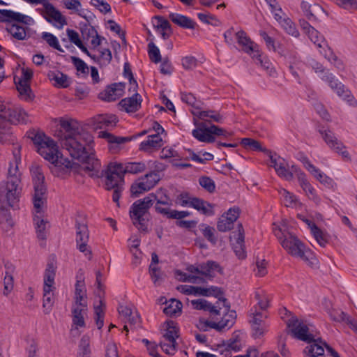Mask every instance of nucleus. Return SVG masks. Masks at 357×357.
<instances>
[{
	"instance_id": "55",
	"label": "nucleus",
	"mask_w": 357,
	"mask_h": 357,
	"mask_svg": "<svg viewBox=\"0 0 357 357\" xmlns=\"http://www.w3.org/2000/svg\"><path fill=\"white\" fill-rule=\"evenodd\" d=\"M79 353L77 357H90L91 350L89 349V338L83 336L80 340Z\"/></svg>"
},
{
	"instance_id": "49",
	"label": "nucleus",
	"mask_w": 357,
	"mask_h": 357,
	"mask_svg": "<svg viewBox=\"0 0 357 357\" xmlns=\"http://www.w3.org/2000/svg\"><path fill=\"white\" fill-rule=\"evenodd\" d=\"M151 278L155 286H159L164 281L165 274L159 267L149 268Z\"/></svg>"
},
{
	"instance_id": "40",
	"label": "nucleus",
	"mask_w": 357,
	"mask_h": 357,
	"mask_svg": "<svg viewBox=\"0 0 357 357\" xmlns=\"http://www.w3.org/2000/svg\"><path fill=\"white\" fill-rule=\"evenodd\" d=\"M86 310L87 307H79L78 305L73 308V322L75 325L79 327L85 326L84 319L82 313L85 312Z\"/></svg>"
},
{
	"instance_id": "31",
	"label": "nucleus",
	"mask_w": 357,
	"mask_h": 357,
	"mask_svg": "<svg viewBox=\"0 0 357 357\" xmlns=\"http://www.w3.org/2000/svg\"><path fill=\"white\" fill-rule=\"evenodd\" d=\"M75 294V304L79 307H87L86 302L84 301L86 289L83 282L80 280L77 281Z\"/></svg>"
},
{
	"instance_id": "46",
	"label": "nucleus",
	"mask_w": 357,
	"mask_h": 357,
	"mask_svg": "<svg viewBox=\"0 0 357 357\" xmlns=\"http://www.w3.org/2000/svg\"><path fill=\"white\" fill-rule=\"evenodd\" d=\"M241 144L245 148H246V149L249 148L252 151L268 152V150L266 148H263L258 141L250 139V138H243L241 139Z\"/></svg>"
},
{
	"instance_id": "22",
	"label": "nucleus",
	"mask_w": 357,
	"mask_h": 357,
	"mask_svg": "<svg viewBox=\"0 0 357 357\" xmlns=\"http://www.w3.org/2000/svg\"><path fill=\"white\" fill-rule=\"evenodd\" d=\"M117 121L118 120L115 115L100 114L93 119V126L95 129L114 127Z\"/></svg>"
},
{
	"instance_id": "5",
	"label": "nucleus",
	"mask_w": 357,
	"mask_h": 357,
	"mask_svg": "<svg viewBox=\"0 0 357 357\" xmlns=\"http://www.w3.org/2000/svg\"><path fill=\"white\" fill-rule=\"evenodd\" d=\"M151 206L152 203L145 197L135 202L130 209V217L133 225L139 230L145 233L148 232L146 222L149 219V210Z\"/></svg>"
},
{
	"instance_id": "35",
	"label": "nucleus",
	"mask_w": 357,
	"mask_h": 357,
	"mask_svg": "<svg viewBox=\"0 0 357 357\" xmlns=\"http://www.w3.org/2000/svg\"><path fill=\"white\" fill-rule=\"evenodd\" d=\"M14 82L20 96L26 100H30L31 94L30 84L24 81H17L16 77L14 78Z\"/></svg>"
},
{
	"instance_id": "44",
	"label": "nucleus",
	"mask_w": 357,
	"mask_h": 357,
	"mask_svg": "<svg viewBox=\"0 0 357 357\" xmlns=\"http://www.w3.org/2000/svg\"><path fill=\"white\" fill-rule=\"evenodd\" d=\"M6 31L17 40H22L26 38V33L25 29L22 26L13 24L10 27H6Z\"/></svg>"
},
{
	"instance_id": "7",
	"label": "nucleus",
	"mask_w": 357,
	"mask_h": 357,
	"mask_svg": "<svg viewBox=\"0 0 357 357\" xmlns=\"http://www.w3.org/2000/svg\"><path fill=\"white\" fill-rule=\"evenodd\" d=\"M177 289L186 295H201L204 296H213L219 299V301L223 302V307H226L227 310L229 309L230 303L228 302L227 299L222 297L224 294V291L222 288L211 286L208 288L202 287H195L190 285H180L177 287Z\"/></svg>"
},
{
	"instance_id": "27",
	"label": "nucleus",
	"mask_w": 357,
	"mask_h": 357,
	"mask_svg": "<svg viewBox=\"0 0 357 357\" xmlns=\"http://www.w3.org/2000/svg\"><path fill=\"white\" fill-rule=\"evenodd\" d=\"M12 128L8 122L0 118V142L2 144H14L16 140L13 135Z\"/></svg>"
},
{
	"instance_id": "51",
	"label": "nucleus",
	"mask_w": 357,
	"mask_h": 357,
	"mask_svg": "<svg viewBox=\"0 0 357 357\" xmlns=\"http://www.w3.org/2000/svg\"><path fill=\"white\" fill-rule=\"evenodd\" d=\"M148 53L152 62L158 63L162 61L160 50L153 42L148 44Z\"/></svg>"
},
{
	"instance_id": "11",
	"label": "nucleus",
	"mask_w": 357,
	"mask_h": 357,
	"mask_svg": "<svg viewBox=\"0 0 357 357\" xmlns=\"http://www.w3.org/2000/svg\"><path fill=\"white\" fill-rule=\"evenodd\" d=\"M27 114L20 108L8 106V109L4 113L0 114V118L8 122V124H26L28 122Z\"/></svg>"
},
{
	"instance_id": "26",
	"label": "nucleus",
	"mask_w": 357,
	"mask_h": 357,
	"mask_svg": "<svg viewBox=\"0 0 357 357\" xmlns=\"http://www.w3.org/2000/svg\"><path fill=\"white\" fill-rule=\"evenodd\" d=\"M169 18L173 23L183 29H195L197 26V23L190 17L181 14L172 13Z\"/></svg>"
},
{
	"instance_id": "4",
	"label": "nucleus",
	"mask_w": 357,
	"mask_h": 357,
	"mask_svg": "<svg viewBox=\"0 0 357 357\" xmlns=\"http://www.w3.org/2000/svg\"><path fill=\"white\" fill-rule=\"evenodd\" d=\"M17 172V167L14 169H8V177L6 183L0 186V201L5 198L8 202V207H13L15 202L18 201L21 188L19 185L21 182Z\"/></svg>"
},
{
	"instance_id": "15",
	"label": "nucleus",
	"mask_w": 357,
	"mask_h": 357,
	"mask_svg": "<svg viewBox=\"0 0 357 357\" xmlns=\"http://www.w3.org/2000/svg\"><path fill=\"white\" fill-rule=\"evenodd\" d=\"M0 22L10 23L17 22L30 25L33 20L31 17L20 13L15 12L11 10L0 9Z\"/></svg>"
},
{
	"instance_id": "8",
	"label": "nucleus",
	"mask_w": 357,
	"mask_h": 357,
	"mask_svg": "<svg viewBox=\"0 0 357 357\" xmlns=\"http://www.w3.org/2000/svg\"><path fill=\"white\" fill-rule=\"evenodd\" d=\"M146 165L142 162H129L126 164L110 162L107 170L114 175L116 178L123 181L125 174H136L143 172Z\"/></svg>"
},
{
	"instance_id": "30",
	"label": "nucleus",
	"mask_w": 357,
	"mask_h": 357,
	"mask_svg": "<svg viewBox=\"0 0 357 357\" xmlns=\"http://www.w3.org/2000/svg\"><path fill=\"white\" fill-rule=\"evenodd\" d=\"M52 289L50 288L49 285L43 287V312L45 314H48L52 310L53 304L54 303V298L52 294Z\"/></svg>"
},
{
	"instance_id": "62",
	"label": "nucleus",
	"mask_w": 357,
	"mask_h": 357,
	"mask_svg": "<svg viewBox=\"0 0 357 357\" xmlns=\"http://www.w3.org/2000/svg\"><path fill=\"white\" fill-rule=\"evenodd\" d=\"M233 225L234 224L229 221L227 218H225V215H223L218 222L217 228L220 231L225 232L231 229Z\"/></svg>"
},
{
	"instance_id": "47",
	"label": "nucleus",
	"mask_w": 357,
	"mask_h": 357,
	"mask_svg": "<svg viewBox=\"0 0 357 357\" xmlns=\"http://www.w3.org/2000/svg\"><path fill=\"white\" fill-rule=\"evenodd\" d=\"M199 227L203 236L212 244L215 245L217 242V238L214 234L215 229L206 224H201Z\"/></svg>"
},
{
	"instance_id": "13",
	"label": "nucleus",
	"mask_w": 357,
	"mask_h": 357,
	"mask_svg": "<svg viewBox=\"0 0 357 357\" xmlns=\"http://www.w3.org/2000/svg\"><path fill=\"white\" fill-rule=\"evenodd\" d=\"M104 175L105 176V186L107 190H113L112 200L114 202L119 206V199L121 197V193L123 189V181H120L116 178L115 176L107 169L105 171Z\"/></svg>"
},
{
	"instance_id": "42",
	"label": "nucleus",
	"mask_w": 357,
	"mask_h": 357,
	"mask_svg": "<svg viewBox=\"0 0 357 357\" xmlns=\"http://www.w3.org/2000/svg\"><path fill=\"white\" fill-rule=\"evenodd\" d=\"M182 303L176 299H171L170 303L164 308L163 312L167 316H176L181 312Z\"/></svg>"
},
{
	"instance_id": "20",
	"label": "nucleus",
	"mask_w": 357,
	"mask_h": 357,
	"mask_svg": "<svg viewBox=\"0 0 357 357\" xmlns=\"http://www.w3.org/2000/svg\"><path fill=\"white\" fill-rule=\"evenodd\" d=\"M142 101L141 96L136 93L130 98L122 99L119 105L128 113L135 112L140 108Z\"/></svg>"
},
{
	"instance_id": "3",
	"label": "nucleus",
	"mask_w": 357,
	"mask_h": 357,
	"mask_svg": "<svg viewBox=\"0 0 357 357\" xmlns=\"http://www.w3.org/2000/svg\"><path fill=\"white\" fill-rule=\"evenodd\" d=\"M194 124L196 128L192 131V135L201 142L213 143L215 140V136L227 138L232 135L231 132L224 128L215 125L208 126L206 123L199 122L195 119H194Z\"/></svg>"
},
{
	"instance_id": "25",
	"label": "nucleus",
	"mask_w": 357,
	"mask_h": 357,
	"mask_svg": "<svg viewBox=\"0 0 357 357\" xmlns=\"http://www.w3.org/2000/svg\"><path fill=\"white\" fill-rule=\"evenodd\" d=\"M4 202L8 203L5 198L0 201V225L3 230L8 231L13 227L14 223L9 208L3 205Z\"/></svg>"
},
{
	"instance_id": "57",
	"label": "nucleus",
	"mask_w": 357,
	"mask_h": 357,
	"mask_svg": "<svg viewBox=\"0 0 357 357\" xmlns=\"http://www.w3.org/2000/svg\"><path fill=\"white\" fill-rule=\"evenodd\" d=\"M143 179H144V181L147 182V183L150 186V188L151 189L160 180V176L158 172L153 171L144 175V176H143Z\"/></svg>"
},
{
	"instance_id": "43",
	"label": "nucleus",
	"mask_w": 357,
	"mask_h": 357,
	"mask_svg": "<svg viewBox=\"0 0 357 357\" xmlns=\"http://www.w3.org/2000/svg\"><path fill=\"white\" fill-rule=\"evenodd\" d=\"M225 308L226 313L220 321L222 329L225 328H230L234 325L236 318V313L234 310H230V308L229 310Z\"/></svg>"
},
{
	"instance_id": "10",
	"label": "nucleus",
	"mask_w": 357,
	"mask_h": 357,
	"mask_svg": "<svg viewBox=\"0 0 357 357\" xmlns=\"http://www.w3.org/2000/svg\"><path fill=\"white\" fill-rule=\"evenodd\" d=\"M318 132L320 133L323 139L330 149L341 155L344 159H350L349 152L345 150L346 147L341 141L337 139L335 134L331 130L326 129L324 126H319L318 127Z\"/></svg>"
},
{
	"instance_id": "53",
	"label": "nucleus",
	"mask_w": 357,
	"mask_h": 357,
	"mask_svg": "<svg viewBox=\"0 0 357 357\" xmlns=\"http://www.w3.org/2000/svg\"><path fill=\"white\" fill-rule=\"evenodd\" d=\"M105 305L102 300L100 301V305L94 307L95 320L98 329H101L104 324V311L102 307Z\"/></svg>"
},
{
	"instance_id": "17",
	"label": "nucleus",
	"mask_w": 357,
	"mask_h": 357,
	"mask_svg": "<svg viewBox=\"0 0 357 357\" xmlns=\"http://www.w3.org/2000/svg\"><path fill=\"white\" fill-rule=\"evenodd\" d=\"M236 36L238 43L242 47L243 50L247 54L252 55L255 52L258 51V45L251 40V39L247 36V34L244 31L241 30L236 32Z\"/></svg>"
},
{
	"instance_id": "12",
	"label": "nucleus",
	"mask_w": 357,
	"mask_h": 357,
	"mask_svg": "<svg viewBox=\"0 0 357 357\" xmlns=\"http://www.w3.org/2000/svg\"><path fill=\"white\" fill-rule=\"evenodd\" d=\"M75 227L76 229V243L77 248L82 252H87L91 254V252L87 250V242L89 241V234L86 224L81 222L78 219H76Z\"/></svg>"
},
{
	"instance_id": "64",
	"label": "nucleus",
	"mask_w": 357,
	"mask_h": 357,
	"mask_svg": "<svg viewBox=\"0 0 357 357\" xmlns=\"http://www.w3.org/2000/svg\"><path fill=\"white\" fill-rule=\"evenodd\" d=\"M159 346L161 347L162 351L168 355H174L176 351L177 343L174 342H162L159 343Z\"/></svg>"
},
{
	"instance_id": "32",
	"label": "nucleus",
	"mask_w": 357,
	"mask_h": 357,
	"mask_svg": "<svg viewBox=\"0 0 357 357\" xmlns=\"http://www.w3.org/2000/svg\"><path fill=\"white\" fill-rule=\"evenodd\" d=\"M167 329L163 337L167 342H174L176 339L178 337V328L176 326V323L174 321H166Z\"/></svg>"
},
{
	"instance_id": "36",
	"label": "nucleus",
	"mask_w": 357,
	"mask_h": 357,
	"mask_svg": "<svg viewBox=\"0 0 357 357\" xmlns=\"http://www.w3.org/2000/svg\"><path fill=\"white\" fill-rule=\"evenodd\" d=\"M157 209L160 214L167 217V218L177 219L178 220H183V218L188 217L191 214L188 211H178L176 210H172L171 208L170 210H165L158 207Z\"/></svg>"
},
{
	"instance_id": "21",
	"label": "nucleus",
	"mask_w": 357,
	"mask_h": 357,
	"mask_svg": "<svg viewBox=\"0 0 357 357\" xmlns=\"http://www.w3.org/2000/svg\"><path fill=\"white\" fill-rule=\"evenodd\" d=\"M215 271L221 275L223 274V268L217 261L208 260L205 263L200 264V274L207 279L212 280L215 277L213 273Z\"/></svg>"
},
{
	"instance_id": "56",
	"label": "nucleus",
	"mask_w": 357,
	"mask_h": 357,
	"mask_svg": "<svg viewBox=\"0 0 357 357\" xmlns=\"http://www.w3.org/2000/svg\"><path fill=\"white\" fill-rule=\"evenodd\" d=\"M321 183L330 188L333 185V181L329 176L321 172L319 169L317 168V172L312 174Z\"/></svg>"
},
{
	"instance_id": "33",
	"label": "nucleus",
	"mask_w": 357,
	"mask_h": 357,
	"mask_svg": "<svg viewBox=\"0 0 357 357\" xmlns=\"http://www.w3.org/2000/svg\"><path fill=\"white\" fill-rule=\"evenodd\" d=\"M252 56V59L255 60L256 63L259 64L262 68L266 70L270 75H273L275 73L272 63L267 58L261 56L259 50H258L257 52H255Z\"/></svg>"
},
{
	"instance_id": "38",
	"label": "nucleus",
	"mask_w": 357,
	"mask_h": 357,
	"mask_svg": "<svg viewBox=\"0 0 357 357\" xmlns=\"http://www.w3.org/2000/svg\"><path fill=\"white\" fill-rule=\"evenodd\" d=\"M56 275V267L52 262H50L47 265L44 273V286L49 285L50 289H52V286L54 283V278Z\"/></svg>"
},
{
	"instance_id": "41",
	"label": "nucleus",
	"mask_w": 357,
	"mask_h": 357,
	"mask_svg": "<svg viewBox=\"0 0 357 357\" xmlns=\"http://www.w3.org/2000/svg\"><path fill=\"white\" fill-rule=\"evenodd\" d=\"M288 165L286 163L284 159H280L279 164L276 165L275 172L280 177L284 178L286 180L289 181L293 178V173L288 169Z\"/></svg>"
},
{
	"instance_id": "45",
	"label": "nucleus",
	"mask_w": 357,
	"mask_h": 357,
	"mask_svg": "<svg viewBox=\"0 0 357 357\" xmlns=\"http://www.w3.org/2000/svg\"><path fill=\"white\" fill-rule=\"evenodd\" d=\"M280 24L288 34L296 38L299 36V32L295 24L289 18H284L280 21Z\"/></svg>"
},
{
	"instance_id": "6",
	"label": "nucleus",
	"mask_w": 357,
	"mask_h": 357,
	"mask_svg": "<svg viewBox=\"0 0 357 357\" xmlns=\"http://www.w3.org/2000/svg\"><path fill=\"white\" fill-rule=\"evenodd\" d=\"M32 174L34 195L33 203L36 213L40 214L42 207L46 202L47 188L45 185V176L41 169L38 166H32L31 168Z\"/></svg>"
},
{
	"instance_id": "39",
	"label": "nucleus",
	"mask_w": 357,
	"mask_h": 357,
	"mask_svg": "<svg viewBox=\"0 0 357 357\" xmlns=\"http://www.w3.org/2000/svg\"><path fill=\"white\" fill-rule=\"evenodd\" d=\"M311 232L313 234L317 243L321 247H324L328 243L329 235L326 232L322 231L316 225H312Z\"/></svg>"
},
{
	"instance_id": "59",
	"label": "nucleus",
	"mask_w": 357,
	"mask_h": 357,
	"mask_svg": "<svg viewBox=\"0 0 357 357\" xmlns=\"http://www.w3.org/2000/svg\"><path fill=\"white\" fill-rule=\"evenodd\" d=\"M155 19L158 20V24L154 25L157 30L169 31L172 32V26L167 20L162 16H155Z\"/></svg>"
},
{
	"instance_id": "2",
	"label": "nucleus",
	"mask_w": 357,
	"mask_h": 357,
	"mask_svg": "<svg viewBox=\"0 0 357 357\" xmlns=\"http://www.w3.org/2000/svg\"><path fill=\"white\" fill-rule=\"evenodd\" d=\"M289 327H291V333L292 335L301 341L311 344L307 346L304 349L305 354H311L312 356H322L324 353V347H326L325 341L321 337H317L309 327L303 321H299L296 317H292L287 324Z\"/></svg>"
},
{
	"instance_id": "37",
	"label": "nucleus",
	"mask_w": 357,
	"mask_h": 357,
	"mask_svg": "<svg viewBox=\"0 0 357 357\" xmlns=\"http://www.w3.org/2000/svg\"><path fill=\"white\" fill-rule=\"evenodd\" d=\"M48 76L51 80L55 81L59 87L67 88L70 85L68 76L60 71L51 72Z\"/></svg>"
},
{
	"instance_id": "23",
	"label": "nucleus",
	"mask_w": 357,
	"mask_h": 357,
	"mask_svg": "<svg viewBox=\"0 0 357 357\" xmlns=\"http://www.w3.org/2000/svg\"><path fill=\"white\" fill-rule=\"evenodd\" d=\"M192 113L200 120L204 121V123H206V124L211 121L216 123H222L223 121V116L218 112L214 110H199L193 111Z\"/></svg>"
},
{
	"instance_id": "9",
	"label": "nucleus",
	"mask_w": 357,
	"mask_h": 357,
	"mask_svg": "<svg viewBox=\"0 0 357 357\" xmlns=\"http://www.w3.org/2000/svg\"><path fill=\"white\" fill-rule=\"evenodd\" d=\"M281 245L291 255L298 257L304 261H307L312 254L310 250H305L304 244L291 233L286 234Z\"/></svg>"
},
{
	"instance_id": "50",
	"label": "nucleus",
	"mask_w": 357,
	"mask_h": 357,
	"mask_svg": "<svg viewBox=\"0 0 357 357\" xmlns=\"http://www.w3.org/2000/svg\"><path fill=\"white\" fill-rule=\"evenodd\" d=\"M162 145V144H158L157 141L151 139L150 137L148 136V139L140 144L139 150L146 153H151L153 150H158L160 149Z\"/></svg>"
},
{
	"instance_id": "48",
	"label": "nucleus",
	"mask_w": 357,
	"mask_h": 357,
	"mask_svg": "<svg viewBox=\"0 0 357 357\" xmlns=\"http://www.w3.org/2000/svg\"><path fill=\"white\" fill-rule=\"evenodd\" d=\"M79 26L82 36L84 40H89L98 33L97 30L89 23L81 22Z\"/></svg>"
},
{
	"instance_id": "1",
	"label": "nucleus",
	"mask_w": 357,
	"mask_h": 357,
	"mask_svg": "<svg viewBox=\"0 0 357 357\" xmlns=\"http://www.w3.org/2000/svg\"><path fill=\"white\" fill-rule=\"evenodd\" d=\"M60 126L65 131L61 139V146L68 151L73 158L81 162L82 165L63 158L56 143L44 132L31 129L26 132V137L33 142L37 152L44 159L54 164L61 174H67L71 169L75 172L84 170L85 172L93 171L98 162L92 153L86 151V147L89 150L92 148V135L83 130L75 120H61Z\"/></svg>"
},
{
	"instance_id": "52",
	"label": "nucleus",
	"mask_w": 357,
	"mask_h": 357,
	"mask_svg": "<svg viewBox=\"0 0 357 357\" xmlns=\"http://www.w3.org/2000/svg\"><path fill=\"white\" fill-rule=\"evenodd\" d=\"M42 38L45 40L50 47L56 49L59 52H64L63 50L61 48V45H59L57 38L54 36L53 34L47 32H44L42 33Z\"/></svg>"
},
{
	"instance_id": "18",
	"label": "nucleus",
	"mask_w": 357,
	"mask_h": 357,
	"mask_svg": "<svg viewBox=\"0 0 357 357\" xmlns=\"http://www.w3.org/2000/svg\"><path fill=\"white\" fill-rule=\"evenodd\" d=\"M43 15L48 22L52 23V20H54L59 24V26H57L58 28H62L64 25L67 24L66 17L52 3L46 5V9Z\"/></svg>"
},
{
	"instance_id": "63",
	"label": "nucleus",
	"mask_w": 357,
	"mask_h": 357,
	"mask_svg": "<svg viewBox=\"0 0 357 357\" xmlns=\"http://www.w3.org/2000/svg\"><path fill=\"white\" fill-rule=\"evenodd\" d=\"M311 10L312 12L306 14V17L310 21L317 20V15H320L321 13H324V8L317 3L312 5L311 7Z\"/></svg>"
},
{
	"instance_id": "54",
	"label": "nucleus",
	"mask_w": 357,
	"mask_h": 357,
	"mask_svg": "<svg viewBox=\"0 0 357 357\" xmlns=\"http://www.w3.org/2000/svg\"><path fill=\"white\" fill-rule=\"evenodd\" d=\"M199 183L203 188L210 193L213 192L215 190V182L208 176H201L199 179Z\"/></svg>"
},
{
	"instance_id": "28",
	"label": "nucleus",
	"mask_w": 357,
	"mask_h": 357,
	"mask_svg": "<svg viewBox=\"0 0 357 357\" xmlns=\"http://www.w3.org/2000/svg\"><path fill=\"white\" fill-rule=\"evenodd\" d=\"M329 86L333 90L338 96L341 97L343 100L350 102L351 105V101L354 100L353 96L351 94L349 90L345 88V86L338 79H335L334 82H331L328 84Z\"/></svg>"
},
{
	"instance_id": "19",
	"label": "nucleus",
	"mask_w": 357,
	"mask_h": 357,
	"mask_svg": "<svg viewBox=\"0 0 357 357\" xmlns=\"http://www.w3.org/2000/svg\"><path fill=\"white\" fill-rule=\"evenodd\" d=\"M233 236L235 238V242L232 243V248L236 255L239 259L245 258L244 229L241 224L238 225V234L234 233Z\"/></svg>"
},
{
	"instance_id": "24",
	"label": "nucleus",
	"mask_w": 357,
	"mask_h": 357,
	"mask_svg": "<svg viewBox=\"0 0 357 357\" xmlns=\"http://www.w3.org/2000/svg\"><path fill=\"white\" fill-rule=\"evenodd\" d=\"M100 138L105 139L109 144V149L112 150L119 144L131 141L133 137H116L107 131H100L98 133Z\"/></svg>"
},
{
	"instance_id": "14",
	"label": "nucleus",
	"mask_w": 357,
	"mask_h": 357,
	"mask_svg": "<svg viewBox=\"0 0 357 357\" xmlns=\"http://www.w3.org/2000/svg\"><path fill=\"white\" fill-rule=\"evenodd\" d=\"M146 198L150 200L152 205L156 201L155 210L158 213H159L158 207L161 209L170 210L169 206L172 205V200L167 195V190L162 188L157 190L155 193L149 194Z\"/></svg>"
},
{
	"instance_id": "34",
	"label": "nucleus",
	"mask_w": 357,
	"mask_h": 357,
	"mask_svg": "<svg viewBox=\"0 0 357 357\" xmlns=\"http://www.w3.org/2000/svg\"><path fill=\"white\" fill-rule=\"evenodd\" d=\"M33 222L36 226L37 237L40 240L46 239V226L48 222L45 221L44 219L38 215H35Z\"/></svg>"
},
{
	"instance_id": "60",
	"label": "nucleus",
	"mask_w": 357,
	"mask_h": 357,
	"mask_svg": "<svg viewBox=\"0 0 357 357\" xmlns=\"http://www.w3.org/2000/svg\"><path fill=\"white\" fill-rule=\"evenodd\" d=\"M71 61L77 71L83 74H88L89 68L81 59L73 56H71Z\"/></svg>"
},
{
	"instance_id": "61",
	"label": "nucleus",
	"mask_w": 357,
	"mask_h": 357,
	"mask_svg": "<svg viewBox=\"0 0 357 357\" xmlns=\"http://www.w3.org/2000/svg\"><path fill=\"white\" fill-rule=\"evenodd\" d=\"M309 38L313 42L314 44L317 45L318 47H321V43L324 42V40L319 33L317 30H316L314 27H312L307 33Z\"/></svg>"
},
{
	"instance_id": "29",
	"label": "nucleus",
	"mask_w": 357,
	"mask_h": 357,
	"mask_svg": "<svg viewBox=\"0 0 357 357\" xmlns=\"http://www.w3.org/2000/svg\"><path fill=\"white\" fill-rule=\"evenodd\" d=\"M150 186L143 179V177L138 178L135 183H133L130 187V192L132 197H137L139 195L150 190Z\"/></svg>"
},
{
	"instance_id": "58",
	"label": "nucleus",
	"mask_w": 357,
	"mask_h": 357,
	"mask_svg": "<svg viewBox=\"0 0 357 357\" xmlns=\"http://www.w3.org/2000/svg\"><path fill=\"white\" fill-rule=\"evenodd\" d=\"M90 3L102 13L105 14L111 12L110 5L103 0H91Z\"/></svg>"
},
{
	"instance_id": "16",
	"label": "nucleus",
	"mask_w": 357,
	"mask_h": 357,
	"mask_svg": "<svg viewBox=\"0 0 357 357\" xmlns=\"http://www.w3.org/2000/svg\"><path fill=\"white\" fill-rule=\"evenodd\" d=\"M125 84L122 82L114 83L99 94V98L107 102L114 101L119 98L123 93Z\"/></svg>"
}]
</instances>
